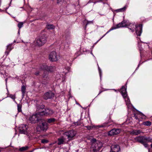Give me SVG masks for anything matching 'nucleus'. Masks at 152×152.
Listing matches in <instances>:
<instances>
[{"mask_svg": "<svg viewBox=\"0 0 152 152\" xmlns=\"http://www.w3.org/2000/svg\"><path fill=\"white\" fill-rule=\"evenodd\" d=\"M130 25L129 26H128V28L130 29L132 32L134 31V30H136V32L137 35L138 36H140L142 32V26L141 24H139L137 26H136V24L134 23H130Z\"/></svg>", "mask_w": 152, "mask_h": 152, "instance_id": "7ed1b4c3", "label": "nucleus"}, {"mask_svg": "<svg viewBox=\"0 0 152 152\" xmlns=\"http://www.w3.org/2000/svg\"><path fill=\"white\" fill-rule=\"evenodd\" d=\"M77 104H78V105H79L80 106H80V105L79 104H77Z\"/></svg>", "mask_w": 152, "mask_h": 152, "instance_id": "6e6d98bb", "label": "nucleus"}, {"mask_svg": "<svg viewBox=\"0 0 152 152\" xmlns=\"http://www.w3.org/2000/svg\"><path fill=\"white\" fill-rule=\"evenodd\" d=\"M39 115H46L47 116L46 114V109H45L44 110L41 111V112H39L38 113Z\"/></svg>", "mask_w": 152, "mask_h": 152, "instance_id": "5701e85b", "label": "nucleus"}, {"mask_svg": "<svg viewBox=\"0 0 152 152\" xmlns=\"http://www.w3.org/2000/svg\"><path fill=\"white\" fill-rule=\"evenodd\" d=\"M130 25L129 20H124L121 23L114 26L116 29H117L120 28L128 27Z\"/></svg>", "mask_w": 152, "mask_h": 152, "instance_id": "6e6552de", "label": "nucleus"}, {"mask_svg": "<svg viewBox=\"0 0 152 152\" xmlns=\"http://www.w3.org/2000/svg\"><path fill=\"white\" fill-rule=\"evenodd\" d=\"M146 44L148 46V48H149V45L148 44H147V43H146Z\"/></svg>", "mask_w": 152, "mask_h": 152, "instance_id": "3c124183", "label": "nucleus"}, {"mask_svg": "<svg viewBox=\"0 0 152 152\" xmlns=\"http://www.w3.org/2000/svg\"><path fill=\"white\" fill-rule=\"evenodd\" d=\"M66 42L67 44V45H65V48L68 47V45L70 44L71 42V38L69 35H68L66 37L65 39Z\"/></svg>", "mask_w": 152, "mask_h": 152, "instance_id": "6ab92c4d", "label": "nucleus"}, {"mask_svg": "<svg viewBox=\"0 0 152 152\" xmlns=\"http://www.w3.org/2000/svg\"><path fill=\"white\" fill-rule=\"evenodd\" d=\"M139 66H140V64H139L138 67L136 69V70L138 69V68Z\"/></svg>", "mask_w": 152, "mask_h": 152, "instance_id": "37998d69", "label": "nucleus"}, {"mask_svg": "<svg viewBox=\"0 0 152 152\" xmlns=\"http://www.w3.org/2000/svg\"><path fill=\"white\" fill-rule=\"evenodd\" d=\"M126 8L125 6H124V7L121 8L117 9L116 10V11L117 12H123L124 11Z\"/></svg>", "mask_w": 152, "mask_h": 152, "instance_id": "c756f323", "label": "nucleus"}, {"mask_svg": "<svg viewBox=\"0 0 152 152\" xmlns=\"http://www.w3.org/2000/svg\"><path fill=\"white\" fill-rule=\"evenodd\" d=\"M69 72V70H67V72H65V73H67V72Z\"/></svg>", "mask_w": 152, "mask_h": 152, "instance_id": "603ef678", "label": "nucleus"}, {"mask_svg": "<svg viewBox=\"0 0 152 152\" xmlns=\"http://www.w3.org/2000/svg\"><path fill=\"white\" fill-rule=\"evenodd\" d=\"M58 1H59V2L60 1H61V0H57Z\"/></svg>", "mask_w": 152, "mask_h": 152, "instance_id": "5fc2aeb1", "label": "nucleus"}, {"mask_svg": "<svg viewBox=\"0 0 152 152\" xmlns=\"http://www.w3.org/2000/svg\"><path fill=\"white\" fill-rule=\"evenodd\" d=\"M47 40L46 37L43 35L37 38L36 41V44L38 46H42L46 42Z\"/></svg>", "mask_w": 152, "mask_h": 152, "instance_id": "20e7f679", "label": "nucleus"}, {"mask_svg": "<svg viewBox=\"0 0 152 152\" xmlns=\"http://www.w3.org/2000/svg\"><path fill=\"white\" fill-rule=\"evenodd\" d=\"M39 71H37L35 73V74L36 75H39Z\"/></svg>", "mask_w": 152, "mask_h": 152, "instance_id": "a19ab883", "label": "nucleus"}, {"mask_svg": "<svg viewBox=\"0 0 152 152\" xmlns=\"http://www.w3.org/2000/svg\"><path fill=\"white\" fill-rule=\"evenodd\" d=\"M120 149L119 146L117 145H111L110 152H118Z\"/></svg>", "mask_w": 152, "mask_h": 152, "instance_id": "dca6fc26", "label": "nucleus"}, {"mask_svg": "<svg viewBox=\"0 0 152 152\" xmlns=\"http://www.w3.org/2000/svg\"><path fill=\"white\" fill-rule=\"evenodd\" d=\"M92 141L93 142H96V140L95 139H92Z\"/></svg>", "mask_w": 152, "mask_h": 152, "instance_id": "79ce46f5", "label": "nucleus"}, {"mask_svg": "<svg viewBox=\"0 0 152 152\" xmlns=\"http://www.w3.org/2000/svg\"><path fill=\"white\" fill-rule=\"evenodd\" d=\"M28 126L26 124H21L19 127V130L20 133L25 134H27Z\"/></svg>", "mask_w": 152, "mask_h": 152, "instance_id": "9d476101", "label": "nucleus"}, {"mask_svg": "<svg viewBox=\"0 0 152 152\" xmlns=\"http://www.w3.org/2000/svg\"><path fill=\"white\" fill-rule=\"evenodd\" d=\"M39 69L45 70L48 72H52L55 69V67L54 66H48L45 64H42L40 65Z\"/></svg>", "mask_w": 152, "mask_h": 152, "instance_id": "39448f33", "label": "nucleus"}, {"mask_svg": "<svg viewBox=\"0 0 152 152\" xmlns=\"http://www.w3.org/2000/svg\"><path fill=\"white\" fill-rule=\"evenodd\" d=\"M39 115L38 113L36 114H34L31 116L29 118V120L31 123H35L37 122H40L41 121V119L39 118L38 115Z\"/></svg>", "mask_w": 152, "mask_h": 152, "instance_id": "1a4fd4ad", "label": "nucleus"}, {"mask_svg": "<svg viewBox=\"0 0 152 152\" xmlns=\"http://www.w3.org/2000/svg\"><path fill=\"white\" fill-rule=\"evenodd\" d=\"M23 26V22H20L18 24V26L20 29Z\"/></svg>", "mask_w": 152, "mask_h": 152, "instance_id": "473e14b6", "label": "nucleus"}, {"mask_svg": "<svg viewBox=\"0 0 152 152\" xmlns=\"http://www.w3.org/2000/svg\"><path fill=\"white\" fill-rule=\"evenodd\" d=\"M46 28L48 29H54L55 27L52 24H48L46 26Z\"/></svg>", "mask_w": 152, "mask_h": 152, "instance_id": "393cba45", "label": "nucleus"}, {"mask_svg": "<svg viewBox=\"0 0 152 152\" xmlns=\"http://www.w3.org/2000/svg\"><path fill=\"white\" fill-rule=\"evenodd\" d=\"M98 69L99 73V75H100V79H101V77L102 75V72L101 71V69L100 67L99 66L98 64Z\"/></svg>", "mask_w": 152, "mask_h": 152, "instance_id": "72a5a7b5", "label": "nucleus"}, {"mask_svg": "<svg viewBox=\"0 0 152 152\" xmlns=\"http://www.w3.org/2000/svg\"><path fill=\"white\" fill-rule=\"evenodd\" d=\"M107 124L106 123L104 124L103 125L96 126H85V127H86L88 130H90L91 129H92L93 128H96L97 127H98V128H102V127H103L106 126H106L105 125V124Z\"/></svg>", "mask_w": 152, "mask_h": 152, "instance_id": "f3484780", "label": "nucleus"}, {"mask_svg": "<svg viewBox=\"0 0 152 152\" xmlns=\"http://www.w3.org/2000/svg\"><path fill=\"white\" fill-rule=\"evenodd\" d=\"M26 87L25 86L23 85L22 86L21 88V91L22 92V98H23L24 97V95H25V94L26 92Z\"/></svg>", "mask_w": 152, "mask_h": 152, "instance_id": "412c9836", "label": "nucleus"}, {"mask_svg": "<svg viewBox=\"0 0 152 152\" xmlns=\"http://www.w3.org/2000/svg\"><path fill=\"white\" fill-rule=\"evenodd\" d=\"M46 114L47 115H52L54 113L53 111L50 109L49 108H46Z\"/></svg>", "mask_w": 152, "mask_h": 152, "instance_id": "4be33fe9", "label": "nucleus"}, {"mask_svg": "<svg viewBox=\"0 0 152 152\" xmlns=\"http://www.w3.org/2000/svg\"><path fill=\"white\" fill-rule=\"evenodd\" d=\"M68 141L71 140L72 137H74L76 134V132L73 130H71L65 132L64 134Z\"/></svg>", "mask_w": 152, "mask_h": 152, "instance_id": "423d86ee", "label": "nucleus"}, {"mask_svg": "<svg viewBox=\"0 0 152 152\" xmlns=\"http://www.w3.org/2000/svg\"><path fill=\"white\" fill-rule=\"evenodd\" d=\"M141 43H138V46L139 48V50L140 51V53L141 54V51L142 50V48L141 47Z\"/></svg>", "mask_w": 152, "mask_h": 152, "instance_id": "f704fd0d", "label": "nucleus"}, {"mask_svg": "<svg viewBox=\"0 0 152 152\" xmlns=\"http://www.w3.org/2000/svg\"><path fill=\"white\" fill-rule=\"evenodd\" d=\"M68 141V140L66 139V137L65 136H64V135L63 134L61 137L59 138L58 139V144L60 145L64 144Z\"/></svg>", "mask_w": 152, "mask_h": 152, "instance_id": "f8f14e48", "label": "nucleus"}, {"mask_svg": "<svg viewBox=\"0 0 152 152\" xmlns=\"http://www.w3.org/2000/svg\"><path fill=\"white\" fill-rule=\"evenodd\" d=\"M115 29H116L115 27V26H113L108 31H107L105 34H104L102 37L101 38V39H102L103 37L106 35L110 31Z\"/></svg>", "mask_w": 152, "mask_h": 152, "instance_id": "a878e982", "label": "nucleus"}, {"mask_svg": "<svg viewBox=\"0 0 152 152\" xmlns=\"http://www.w3.org/2000/svg\"><path fill=\"white\" fill-rule=\"evenodd\" d=\"M18 107V112H21L22 111V105L20 104H17Z\"/></svg>", "mask_w": 152, "mask_h": 152, "instance_id": "c85d7f7f", "label": "nucleus"}, {"mask_svg": "<svg viewBox=\"0 0 152 152\" xmlns=\"http://www.w3.org/2000/svg\"><path fill=\"white\" fill-rule=\"evenodd\" d=\"M10 46V45H8L7 46V50H9V52H8L7 51H6L5 52V53H7V55H8L9 54V52L11 50V49H9V48Z\"/></svg>", "mask_w": 152, "mask_h": 152, "instance_id": "c9c22d12", "label": "nucleus"}, {"mask_svg": "<svg viewBox=\"0 0 152 152\" xmlns=\"http://www.w3.org/2000/svg\"><path fill=\"white\" fill-rule=\"evenodd\" d=\"M10 97L12 99H14V101H15V102H16L15 100V95H10Z\"/></svg>", "mask_w": 152, "mask_h": 152, "instance_id": "4c0bfd02", "label": "nucleus"}, {"mask_svg": "<svg viewBox=\"0 0 152 152\" xmlns=\"http://www.w3.org/2000/svg\"><path fill=\"white\" fill-rule=\"evenodd\" d=\"M115 91H116V90L115 89H113Z\"/></svg>", "mask_w": 152, "mask_h": 152, "instance_id": "4d7b16f0", "label": "nucleus"}, {"mask_svg": "<svg viewBox=\"0 0 152 152\" xmlns=\"http://www.w3.org/2000/svg\"><path fill=\"white\" fill-rule=\"evenodd\" d=\"M142 132L141 130H133L130 132V134L131 135H137Z\"/></svg>", "mask_w": 152, "mask_h": 152, "instance_id": "a211bd4d", "label": "nucleus"}, {"mask_svg": "<svg viewBox=\"0 0 152 152\" xmlns=\"http://www.w3.org/2000/svg\"><path fill=\"white\" fill-rule=\"evenodd\" d=\"M7 78L5 79V81H6V84L7 83Z\"/></svg>", "mask_w": 152, "mask_h": 152, "instance_id": "09e8293b", "label": "nucleus"}, {"mask_svg": "<svg viewBox=\"0 0 152 152\" xmlns=\"http://www.w3.org/2000/svg\"><path fill=\"white\" fill-rule=\"evenodd\" d=\"M44 107V105H41V108H43Z\"/></svg>", "mask_w": 152, "mask_h": 152, "instance_id": "c03bdc74", "label": "nucleus"}, {"mask_svg": "<svg viewBox=\"0 0 152 152\" xmlns=\"http://www.w3.org/2000/svg\"><path fill=\"white\" fill-rule=\"evenodd\" d=\"M59 56L57 54L55 51H52L51 52L49 55V59L52 61H56L59 59Z\"/></svg>", "mask_w": 152, "mask_h": 152, "instance_id": "0eeeda50", "label": "nucleus"}, {"mask_svg": "<svg viewBox=\"0 0 152 152\" xmlns=\"http://www.w3.org/2000/svg\"><path fill=\"white\" fill-rule=\"evenodd\" d=\"M55 121V119L54 118H51L49 119L48 120V122L50 123L51 122H54Z\"/></svg>", "mask_w": 152, "mask_h": 152, "instance_id": "2f4dec72", "label": "nucleus"}, {"mask_svg": "<svg viewBox=\"0 0 152 152\" xmlns=\"http://www.w3.org/2000/svg\"><path fill=\"white\" fill-rule=\"evenodd\" d=\"M48 140L46 139H42L41 140V142L43 144L48 143Z\"/></svg>", "mask_w": 152, "mask_h": 152, "instance_id": "7c9ffc66", "label": "nucleus"}, {"mask_svg": "<svg viewBox=\"0 0 152 152\" xmlns=\"http://www.w3.org/2000/svg\"><path fill=\"white\" fill-rule=\"evenodd\" d=\"M121 130L119 129H114L109 132V135L112 136L114 135H117L120 133Z\"/></svg>", "mask_w": 152, "mask_h": 152, "instance_id": "4468645a", "label": "nucleus"}, {"mask_svg": "<svg viewBox=\"0 0 152 152\" xmlns=\"http://www.w3.org/2000/svg\"><path fill=\"white\" fill-rule=\"evenodd\" d=\"M20 29H19L18 30V33L19 34H20Z\"/></svg>", "mask_w": 152, "mask_h": 152, "instance_id": "de8ad7c7", "label": "nucleus"}, {"mask_svg": "<svg viewBox=\"0 0 152 152\" xmlns=\"http://www.w3.org/2000/svg\"><path fill=\"white\" fill-rule=\"evenodd\" d=\"M134 117L135 119L139 121V118H145V116L143 113L138 111L136 113H134Z\"/></svg>", "mask_w": 152, "mask_h": 152, "instance_id": "ddd939ff", "label": "nucleus"}, {"mask_svg": "<svg viewBox=\"0 0 152 152\" xmlns=\"http://www.w3.org/2000/svg\"><path fill=\"white\" fill-rule=\"evenodd\" d=\"M54 96V94L51 91H49L45 93L43 95V98L47 100L52 98Z\"/></svg>", "mask_w": 152, "mask_h": 152, "instance_id": "9b49d317", "label": "nucleus"}, {"mask_svg": "<svg viewBox=\"0 0 152 152\" xmlns=\"http://www.w3.org/2000/svg\"><path fill=\"white\" fill-rule=\"evenodd\" d=\"M28 9V11L30 12L32 10V8L30 7H29Z\"/></svg>", "mask_w": 152, "mask_h": 152, "instance_id": "58836bf2", "label": "nucleus"}, {"mask_svg": "<svg viewBox=\"0 0 152 152\" xmlns=\"http://www.w3.org/2000/svg\"><path fill=\"white\" fill-rule=\"evenodd\" d=\"M143 125L146 126H150L151 125V122L150 121H146L143 122Z\"/></svg>", "mask_w": 152, "mask_h": 152, "instance_id": "bb28decb", "label": "nucleus"}, {"mask_svg": "<svg viewBox=\"0 0 152 152\" xmlns=\"http://www.w3.org/2000/svg\"><path fill=\"white\" fill-rule=\"evenodd\" d=\"M91 53L93 56H94V55L93 54V53H92V52H91Z\"/></svg>", "mask_w": 152, "mask_h": 152, "instance_id": "8fccbe9b", "label": "nucleus"}, {"mask_svg": "<svg viewBox=\"0 0 152 152\" xmlns=\"http://www.w3.org/2000/svg\"><path fill=\"white\" fill-rule=\"evenodd\" d=\"M102 92V91H100L99 94H98V95L100 94Z\"/></svg>", "mask_w": 152, "mask_h": 152, "instance_id": "49530a36", "label": "nucleus"}, {"mask_svg": "<svg viewBox=\"0 0 152 152\" xmlns=\"http://www.w3.org/2000/svg\"><path fill=\"white\" fill-rule=\"evenodd\" d=\"M81 125V122L80 120H79L77 121L74 122L72 124V126L75 127L76 126H79Z\"/></svg>", "mask_w": 152, "mask_h": 152, "instance_id": "aec40b11", "label": "nucleus"}, {"mask_svg": "<svg viewBox=\"0 0 152 152\" xmlns=\"http://www.w3.org/2000/svg\"><path fill=\"white\" fill-rule=\"evenodd\" d=\"M41 123L39 124V126L41 129L43 131L46 130L48 128L47 124L45 122L42 121H40Z\"/></svg>", "mask_w": 152, "mask_h": 152, "instance_id": "2eb2a0df", "label": "nucleus"}, {"mask_svg": "<svg viewBox=\"0 0 152 152\" xmlns=\"http://www.w3.org/2000/svg\"><path fill=\"white\" fill-rule=\"evenodd\" d=\"M96 144H97V146H95V148L96 149H100L102 145V143L100 142H96Z\"/></svg>", "mask_w": 152, "mask_h": 152, "instance_id": "b1692460", "label": "nucleus"}, {"mask_svg": "<svg viewBox=\"0 0 152 152\" xmlns=\"http://www.w3.org/2000/svg\"><path fill=\"white\" fill-rule=\"evenodd\" d=\"M126 89L124 86L122 87L121 89V93L123 98L124 99L126 105L128 109H132L133 107L132 105L130 103L129 99L127 94Z\"/></svg>", "mask_w": 152, "mask_h": 152, "instance_id": "f03ea898", "label": "nucleus"}, {"mask_svg": "<svg viewBox=\"0 0 152 152\" xmlns=\"http://www.w3.org/2000/svg\"><path fill=\"white\" fill-rule=\"evenodd\" d=\"M48 77V76L47 75H45L44 76H43V78L44 79H45V78L47 79Z\"/></svg>", "mask_w": 152, "mask_h": 152, "instance_id": "ea45409f", "label": "nucleus"}, {"mask_svg": "<svg viewBox=\"0 0 152 152\" xmlns=\"http://www.w3.org/2000/svg\"><path fill=\"white\" fill-rule=\"evenodd\" d=\"M101 39V38H100V39L99 40H98L97 41V42H96V43H95V44H96V43H97L98 41H99V40H100Z\"/></svg>", "mask_w": 152, "mask_h": 152, "instance_id": "a18cd8bd", "label": "nucleus"}, {"mask_svg": "<svg viewBox=\"0 0 152 152\" xmlns=\"http://www.w3.org/2000/svg\"><path fill=\"white\" fill-rule=\"evenodd\" d=\"M87 23L86 24V27H85V28H86V26H87L89 24H90V23H93V21H88V20H87Z\"/></svg>", "mask_w": 152, "mask_h": 152, "instance_id": "e433bc0d", "label": "nucleus"}, {"mask_svg": "<svg viewBox=\"0 0 152 152\" xmlns=\"http://www.w3.org/2000/svg\"><path fill=\"white\" fill-rule=\"evenodd\" d=\"M1 0H0V3H1Z\"/></svg>", "mask_w": 152, "mask_h": 152, "instance_id": "864d4df0", "label": "nucleus"}, {"mask_svg": "<svg viewBox=\"0 0 152 152\" xmlns=\"http://www.w3.org/2000/svg\"><path fill=\"white\" fill-rule=\"evenodd\" d=\"M32 152V151H31V152Z\"/></svg>", "mask_w": 152, "mask_h": 152, "instance_id": "13d9d810", "label": "nucleus"}, {"mask_svg": "<svg viewBox=\"0 0 152 152\" xmlns=\"http://www.w3.org/2000/svg\"><path fill=\"white\" fill-rule=\"evenodd\" d=\"M28 148V147L27 146H26L25 147H23L21 148H20L19 150L20 151H25L27 150Z\"/></svg>", "mask_w": 152, "mask_h": 152, "instance_id": "cd10ccee", "label": "nucleus"}, {"mask_svg": "<svg viewBox=\"0 0 152 152\" xmlns=\"http://www.w3.org/2000/svg\"><path fill=\"white\" fill-rule=\"evenodd\" d=\"M136 142H139L142 144L145 148L148 146V142H152V138L143 136H138L134 138Z\"/></svg>", "mask_w": 152, "mask_h": 152, "instance_id": "f257e3e1", "label": "nucleus"}]
</instances>
